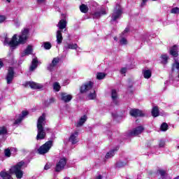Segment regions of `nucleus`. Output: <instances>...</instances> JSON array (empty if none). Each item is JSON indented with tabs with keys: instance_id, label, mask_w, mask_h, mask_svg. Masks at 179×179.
<instances>
[{
	"instance_id": "obj_1",
	"label": "nucleus",
	"mask_w": 179,
	"mask_h": 179,
	"mask_svg": "<svg viewBox=\"0 0 179 179\" xmlns=\"http://www.w3.org/2000/svg\"><path fill=\"white\" fill-rule=\"evenodd\" d=\"M29 38V29L24 28L20 35L14 34L11 39L8 37L5 38L4 45H9L10 48L15 50L20 44H24Z\"/></svg>"
},
{
	"instance_id": "obj_2",
	"label": "nucleus",
	"mask_w": 179,
	"mask_h": 179,
	"mask_svg": "<svg viewBox=\"0 0 179 179\" xmlns=\"http://www.w3.org/2000/svg\"><path fill=\"white\" fill-rule=\"evenodd\" d=\"M23 166H24V162L21 161L17 164L11 166V168L9 169V172L5 171H1L0 177L2 179H13L12 174H14L16 178L22 179L23 178V174H24V173L22 171Z\"/></svg>"
},
{
	"instance_id": "obj_3",
	"label": "nucleus",
	"mask_w": 179,
	"mask_h": 179,
	"mask_svg": "<svg viewBox=\"0 0 179 179\" xmlns=\"http://www.w3.org/2000/svg\"><path fill=\"white\" fill-rule=\"evenodd\" d=\"M45 125V116L42 115L38 119L37 122V136L36 140L40 141L45 138V131H48V129H44Z\"/></svg>"
},
{
	"instance_id": "obj_4",
	"label": "nucleus",
	"mask_w": 179,
	"mask_h": 179,
	"mask_svg": "<svg viewBox=\"0 0 179 179\" xmlns=\"http://www.w3.org/2000/svg\"><path fill=\"white\" fill-rule=\"evenodd\" d=\"M87 92H90V93L87 95V99L89 100H94L96 99V91L93 90V82L88 81L83 85L80 87L81 93H87Z\"/></svg>"
},
{
	"instance_id": "obj_5",
	"label": "nucleus",
	"mask_w": 179,
	"mask_h": 179,
	"mask_svg": "<svg viewBox=\"0 0 179 179\" xmlns=\"http://www.w3.org/2000/svg\"><path fill=\"white\" fill-rule=\"evenodd\" d=\"M59 27V30L56 32V41L57 44H62V40L64 38L62 37V30L66 28V20H61L57 25Z\"/></svg>"
},
{
	"instance_id": "obj_6",
	"label": "nucleus",
	"mask_w": 179,
	"mask_h": 179,
	"mask_svg": "<svg viewBox=\"0 0 179 179\" xmlns=\"http://www.w3.org/2000/svg\"><path fill=\"white\" fill-rule=\"evenodd\" d=\"M121 15H122V8H121V6L116 5L113 10V13H112L110 22H117V20L121 17Z\"/></svg>"
},
{
	"instance_id": "obj_7",
	"label": "nucleus",
	"mask_w": 179,
	"mask_h": 179,
	"mask_svg": "<svg viewBox=\"0 0 179 179\" xmlns=\"http://www.w3.org/2000/svg\"><path fill=\"white\" fill-rule=\"evenodd\" d=\"M52 146V142L49 141L39 148L38 152L39 155H45L51 149Z\"/></svg>"
},
{
	"instance_id": "obj_8",
	"label": "nucleus",
	"mask_w": 179,
	"mask_h": 179,
	"mask_svg": "<svg viewBox=\"0 0 179 179\" xmlns=\"http://www.w3.org/2000/svg\"><path fill=\"white\" fill-rule=\"evenodd\" d=\"M59 62H61V58H59V57H54L52 62L50 63L47 66L48 71H50V72L54 71L55 66H57Z\"/></svg>"
},
{
	"instance_id": "obj_9",
	"label": "nucleus",
	"mask_w": 179,
	"mask_h": 179,
	"mask_svg": "<svg viewBox=\"0 0 179 179\" xmlns=\"http://www.w3.org/2000/svg\"><path fill=\"white\" fill-rule=\"evenodd\" d=\"M26 87H31V89L38 90H43L45 86L43 84L34 83V82H27L24 84Z\"/></svg>"
},
{
	"instance_id": "obj_10",
	"label": "nucleus",
	"mask_w": 179,
	"mask_h": 179,
	"mask_svg": "<svg viewBox=\"0 0 179 179\" xmlns=\"http://www.w3.org/2000/svg\"><path fill=\"white\" fill-rule=\"evenodd\" d=\"M66 166V158H61L59 162L56 164L55 171H62Z\"/></svg>"
},
{
	"instance_id": "obj_11",
	"label": "nucleus",
	"mask_w": 179,
	"mask_h": 179,
	"mask_svg": "<svg viewBox=\"0 0 179 179\" xmlns=\"http://www.w3.org/2000/svg\"><path fill=\"white\" fill-rule=\"evenodd\" d=\"M13 78H15V71L13 70V68L9 67L6 77V80L8 85H10V83H12Z\"/></svg>"
},
{
	"instance_id": "obj_12",
	"label": "nucleus",
	"mask_w": 179,
	"mask_h": 179,
	"mask_svg": "<svg viewBox=\"0 0 179 179\" xmlns=\"http://www.w3.org/2000/svg\"><path fill=\"white\" fill-rule=\"evenodd\" d=\"M79 131H75L74 132L71 133L69 137V142L72 143V145H76L79 142Z\"/></svg>"
},
{
	"instance_id": "obj_13",
	"label": "nucleus",
	"mask_w": 179,
	"mask_h": 179,
	"mask_svg": "<svg viewBox=\"0 0 179 179\" xmlns=\"http://www.w3.org/2000/svg\"><path fill=\"white\" fill-rule=\"evenodd\" d=\"M73 97V96L71 94H68L66 92L60 93V99L62 101H64V103H69V101L72 100Z\"/></svg>"
},
{
	"instance_id": "obj_14",
	"label": "nucleus",
	"mask_w": 179,
	"mask_h": 179,
	"mask_svg": "<svg viewBox=\"0 0 179 179\" xmlns=\"http://www.w3.org/2000/svg\"><path fill=\"white\" fill-rule=\"evenodd\" d=\"M129 114L131 117H145V113L139 109H131Z\"/></svg>"
},
{
	"instance_id": "obj_15",
	"label": "nucleus",
	"mask_w": 179,
	"mask_h": 179,
	"mask_svg": "<svg viewBox=\"0 0 179 179\" xmlns=\"http://www.w3.org/2000/svg\"><path fill=\"white\" fill-rule=\"evenodd\" d=\"M78 44L73 43H66L64 46V51H68L69 50H78Z\"/></svg>"
},
{
	"instance_id": "obj_16",
	"label": "nucleus",
	"mask_w": 179,
	"mask_h": 179,
	"mask_svg": "<svg viewBox=\"0 0 179 179\" xmlns=\"http://www.w3.org/2000/svg\"><path fill=\"white\" fill-rule=\"evenodd\" d=\"M107 10L106 9L103 8L100 11H96L92 14L93 19H99V17H101L103 15H106Z\"/></svg>"
},
{
	"instance_id": "obj_17",
	"label": "nucleus",
	"mask_w": 179,
	"mask_h": 179,
	"mask_svg": "<svg viewBox=\"0 0 179 179\" xmlns=\"http://www.w3.org/2000/svg\"><path fill=\"white\" fill-rule=\"evenodd\" d=\"M29 115V112L27 111H22L21 115H19L17 117L16 120L15 121L14 124H20V122H22V121L23 120V118H24V117H26L27 115Z\"/></svg>"
},
{
	"instance_id": "obj_18",
	"label": "nucleus",
	"mask_w": 179,
	"mask_h": 179,
	"mask_svg": "<svg viewBox=\"0 0 179 179\" xmlns=\"http://www.w3.org/2000/svg\"><path fill=\"white\" fill-rule=\"evenodd\" d=\"M145 128L142 126L137 127L136 129H134L131 132V135L136 136V135H139L142 134L144 131Z\"/></svg>"
},
{
	"instance_id": "obj_19",
	"label": "nucleus",
	"mask_w": 179,
	"mask_h": 179,
	"mask_svg": "<svg viewBox=\"0 0 179 179\" xmlns=\"http://www.w3.org/2000/svg\"><path fill=\"white\" fill-rule=\"evenodd\" d=\"M33 52V46L29 45L27 48L21 54V57H26V55H30Z\"/></svg>"
},
{
	"instance_id": "obj_20",
	"label": "nucleus",
	"mask_w": 179,
	"mask_h": 179,
	"mask_svg": "<svg viewBox=\"0 0 179 179\" xmlns=\"http://www.w3.org/2000/svg\"><path fill=\"white\" fill-rule=\"evenodd\" d=\"M87 120V117L85 115H84L80 118V120L76 123V127H77V128H80V127H82L83 124L86 122Z\"/></svg>"
},
{
	"instance_id": "obj_21",
	"label": "nucleus",
	"mask_w": 179,
	"mask_h": 179,
	"mask_svg": "<svg viewBox=\"0 0 179 179\" xmlns=\"http://www.w3.org/2000/svg\"><path fill=\"white\" fill-rule=\"evenodd\" d=\"M170 54L173 57H178V46L176 45H173L170 50Z\"/></svg>"
},
{
	"instance_id": "obj_22",
	"label": "nucleus",
	"mask_w": 179,
	"mask_h": 179,
	"mask_svg": "<svg viewBox=\"0 0 179 179\" xmlns=\"http://www.w3.org/2000/svg\"><path fill=\"white\" fill-rule=\"evenodd\" d=\"M111 97L113 103L117 104L118 103V94H117V91L115 90H112L111 92Z\"/></svg>"
},
{
	"instance_id": "obj_23",
	"label": "nucleus",
	"mask_w": 179,
	"mask_h": 179,
	"mask_svg": "<svg viewBox=\"0 0 179 179\" xmlns=\"http://www.w3.org/2000/svg\"><path fill=\"white\" fill-rule=\"evenodd\" d=\"M38 63V61L37 60V58H34L32 59L31 65L29 68V71H34L37 68V64Z\"/></svg>"
},
{
	"instance_id": "obj_24",
	"label": "nucleus",
	"mask_w": 179,
	"mask_h": 179,
	"mask_svg": "<svg viewBox=\"0 0 179 179\" xmlns=\"http://www.w3.org/2000/svg\"><path fill=\"white\" fill-rule=\"evenodd\" d=\"M143 74L145 79H150L152 76V71L150 70H144L143 71Z\"/></svg>"
},
{
	"instance_id": "obj_25",
	"label": "nucleus",
	"mask_w": 179,
	"mask_h": 179,
	"mask_svg": "<svg viewBox=\"0 0 179 179\" xmlns=\"http://www.w3.org/2000/svg\"><path fill=\"white\" fill-rule=\"evenodd\" d=\"M177 69L178 71V78H179V60L176 59L174 64L172 65V71Z\"/></svg>"
},
{
	"instance_id": "obj_26",
	"label": "nucleus",
	"mask_w": 179,
	"mask_h": 179,
	"mask_svg": "<svg viewBox=\"0 0 179 179\" xmlns=\"http://www.w3.org/2000/svg\"><path fill=\"white\" fill-rule=\"evenodd\" d=\"M152 117H159V108L157 106L152 108Z\"/></svg>"
},
{
	"instance_id": "obj_27",
	"label": "nucleus",
	"mask_w": 179,
	"mask_h": 179,
	"mask_svg": "<svg viewBox=\"0 0 179 179\" xmlns=\"http://www.w3.org/2000/svg\"><path fill=\"white\" fill-rule=\"evenodd\" d=\"M80 12H82L83 13H87L88 10H89V8L87 7V6L85 5V4H82L80 6Z\"/></svg>"
},
{
	"instance_id": "obj_28",
	"label": "nucleus",
	"mask_w": 179,
	"mask_h": 179,
	"mask_svg": "<svg viewBox=\"0 0 179 179\" xmlns=\"http://www.w3.org/2000/svg\"><path fill=\"white\" fill-rule=\"evenodd\" d=\"M53 90L55 92H59V90H61V85H59V83L55 82L53 83Z\"/></svg>"
},
{
	"instance_id": "obj_29",
	"label": "nucleus",
	"mask_w": 179,
	"mask_h": 179,
	"mask_svg": "<svg viewBox=\"0 0 179 179\" xmlns=\"http://www.w3.org/2000/svg\"><path fill=\"white\" fill-rule=\"evenodd\" d=\"M115 155V150H112L108 152L105 156L106 159H111Z\"/></svg>"
},
{
	"instance_id": "obj_30",
	"label": "nucleus",
	"mask_w": 179,
	"mask_h": 179,
	"mask_svg": "<svg viewBox=\"0 0 179 179\" xmlns=\"http://www.w3.org/2000/svg\"><path fill=\"white\" fill-rule=\"evenodd\" d=\"M162 64L166 65L167 64V61L169 60V56L167 55H161Z\"/></svg>"
},
{
	"instance_id": "obj_31",
	"label": "nucleus",
	"mask_w": 179,
	"mask_h": 179,
	"mask_svg": "<svg viewBox=\"0 0 179 179\" xmlns=\"http://www.w3.org/2000/svg\"><path fill=\"white\" fill-rule=\"evenodd\" d=\"M106 78V74L104 73H98L96 75V79L99 80H101V79H104Z\"/></svg>"
},
{
	"instance_id": "obj_32",
	"label": "nucleus",
	"mask_w": 179,
	"mask_h": 179,
	"mask_svg": "<svg viewBox=\"0 0 179 179\" xmlns=\"http://www.w3.org/2000/svg\"><path fill=\"white\" fill-rule=\"evenodd\" d=\"M124 166H127V162L120 161L116 163V167L118 169H121V167H124Z\"/></svg>"
},
{
	"instance_id": "obj_33",
	"label": "nucleus",
	"mask_w": 179,
	"mask_h": 179,
	"mask_svg": "<svg viewBox=\"0 0 179 179\" xmlns=\"http://www.w3.org/2000/svg\"><path fill=\"white\" fill-rule=\"evenodd\" d=\"M51 43L50 42H45L43 43V48H45V50H50L51 49Z\"/></svg>"
},
{
	"instance_id": "obj_34",
	"label": "nucleus",
	"mask_w": 179,
	"mask_h": 179,
	"mask_svg": "<svg viewBox=\"0 0 179 179\" xmlns=\"http://www.w3.org/2000/svg\"><path fill=\"white\" fill-rule=\"evenodd\" d=\"M8 129L5 127H0V135H5L7 134Z\"/></svg>"
},
{
	"instance_id": "obj_35",
	"label": "nucleus",
	"mask_w": 179,
	"mask_h": 179,
	"mask_svg": "<svg viewBox=\"0 0 179 179\" xmlns=\"http://www.w3.org/2000/svg\"><path fill=\"white\" fill-rule=\"evenodd\" d=\"M167 129H169V125L166 124V123H163L161 125V130L163 131L164 132H166V131H167Z\"/></svg>"
},
{
	"instance_id": "obj_36",
	"label": "nucleus",
	"mask_w": 179,
	"mask_h": 179,
	"mask_svg": "<svg viewBox=\"0 0 179 179\" xmlns=\"http://www.w3.org/2000/svg\"><path fill=\"white\" fill-rule=\"evenodd\" d=\"M4 154L6 157H10V150L9 148H7L4 150Z\"/></svg>"
},
{
	"instance_id": "obj_37",
	"label": "nucleus",
	"mask_w": 179,
	"mask_h": 179,
	"mask_svg": "<svg viewBox=\"0 0 179 179\" xmlns=\"http://www.w3.org/2000/svg\"><path fill=\"white\" fill-rule=\"evenodd\" d=\"M171 13H174V14L179 13V8L178 7H176V8H172L171 10Z\"/></svg>"
},
{
	"instance_id": "obj_38",
	"label": "nucleus",
	"mask_w": 179,
	"mask_h": 179,
	"mask_svg": "<svg viewBox=\"0 0 179 179\" xmlns=\"http://www.w3.org/2000/svg\"><path fill=\"white\" fill-rule=\"evenodd\" d=\"M120 44H122V45H125L128 44V41H127L125 38H122L120 40Z\"/></svg>"
},
{
	"instance_id": "obj_39",
	"label": "nucleus",
	"mask_w": 179,
	"mask_h": 179,
	"mask_svg": "<svg viewBox=\"0 0 179 179\" xmlns=\"http://www.w3.org/2000/svg\"><path fill=\"white\" fill-rule=\"evenodd\" d=\"M158 173L160 174V176H162V177H164V176H166V171L164 170L159 169L158 170Z\"/></svg>"
},
{
	"instance_id": "obj_40",
	"label": "nucleus",
	"mask_w": 179,
	"mask_h": 179,
	"mask_svg": "<svg viewBox=\"0 0 179 179\" xmlns=\"http://www.w3.org/2000/svg\"><path fill=\"white\" fill-rule=\"evenodd\" d=\"M165 145H166V143L164 142V141L163 140L159 141V148H164Z\"/></svg>"
},
{
	"instance_id": "obj_41",
	"label": "nucleus",
	"mask_w": 179,
	"mask_h": 179,
	"mask_svg": "<svg viewBox=\"0 0 179 179\" xmlns=\"http://www.w3.org/2000/svg\"><path fill=\"white\" fill-rule=\"evenodd\" d=\"M120 73L122 74H124V73H127V68H122L121 70H120Z\"/></svg>"
},
{
	"instance_id": "obj_42",
	"label": "nucleus",
	"mask_w": 179,
	"mask_h": 179,
	"mask_svg": "<svg viewBox=\"0 0 179 179\" xmlns=\"http://www.w3.org/2000/svg\"><path fill=\"white\" fill-rule=\"evenodd\" d=\"M5 16L0 15V23H2V22H5Z\"/></svg>"
},
{
	"instance_id": "obj_43",
	"label": "nucleus",
	"mask_w": 179,
	"mask_h": 179,
	"mask_svg": "<svg viewBox=\"0 0 179 179\" xmlns=\"http://www.w3.org/2000/svg\"><path fill=\"white\" fill-rule=\"evenodd\" d=\"M128 31H129V28L127 27L122 32V34H125V33H128Z\"/></svg>"
},
{
	"instance_id": "obj_44",
	"label": "nucleus",
	"mask_w": 179,
	"mask_h": 179,
	"mask_svg": "<svg viewBox=\"0 0 179 179\" xmlns=\"http://www.w3.org/2000/svg\"><path fill=\"white\" fill-rule=\"evenodd\" d=\"M55 101V99L54 98H51L50 100H49V103H54Z\"/></svg>"
},
{
	"instance_id": "obj_45",
	"label": "nucleus",
	"mask_w": 179,
	"mask_h": 179,
	"mask_svg": "<svg viewBox=\"0 0 179 179\" xmlns=\"http://www.w3.org/2000/svg\"><path fill=\"white\" fill-rule=\"evenodd\" d=\"M148 2V0H143V2L141 3V6H144L145 3Z\"/></svg>"
},
{
	"instance_id": "obj_46",
	"label": "nucleus",
	"mask_w": 179,
	"mask_h": 179,
	"mask_svg": "<svg viewBox=\"0 0 179 179\" xmlns=\"http://www.w3.org/2000/svg\"><path fill=\"white\" fill-rule=\"evenodd\" d=\"M45 170H48V169H50V165L46 164L44 167Z\"/></svg>"
},
{
	"instance_id": "obj_47",
	"label": "nucleus",
	"mask_w": 179,
	"mask_h": 179,
	"mask_svg": "<svg viewBox=\"0 0 179 179\" xmlns=\"http://www.w3.org/2000/svg\"><path fill=\"white\" fill-rule=\"evenodd\" d=\"M95 179H103V176H101V175H99L96 176Z\"/></svg>"
},
{
	"instance_id": "obj_48",
	"label": "nucleus",
	"mask_w": 179,
	"mask_h": 179,
	"mask_svg": "<svg viewBox=\"0 0 179 179\" xmlns=\"http://www.w3.org/2000/svg\"><path fill=\"white\" fill-rule=\"evenodd\" d=\"M3 66V63L2 62V60L0 59V68H2Z\"/></svg>"
},
{
	"instance_id": "obj_49",
	"label": "nucleus",
	"mask_w": 179,
	"mask_h": 179,
	"mask_svg": "<svg viewBox=\"0 0 179 179\" xmlns=\"http://www.w3.org/2000/svg\"><path fill=\"white\" fill-rule=\"evenodd\" d=\"M38 3H43V2H45V0H37Z\"/></svg>"
},
{
	"instance_id": "obj_50",
	"label": "nucleus",
	"mask_w": 179,
	"mask_h": 179,
	"mask_svg": "<svg viewBox=\"0 0 179 179\" xmlns=\"http://www.w3.org/2000/svg\"><path fill=\"white\" fill-rule=\"evenodd\" d=\"M6 1L10 3V0H6Z\"/></svg>"
},
{
	"instance_id": "obj_51",
	"label": "nucleus",
	"mask_w": 179,
	"mask_h": 179,
	"mask_svg": "<svg viewBox=\"0 0 179 179\" xmlns=\"http://www.w3.org/2000/svg\"><path fill=\"white\" fill-rule=\"evenodd\" d=\"M174 179H179V176L176 177V178H174Z\"/></svg>"
},
{
	"instance_id": "obj_52",
	"label": "nucleus",
	"mask_w": 179,
	"mask_h": 179,
	"mask_svg": "<svg viewBox=\"0 0 179 179\" xmlns=\"http://www.w3.org/2000/svg\"><path fill=\"white\" fill-rule=\"evenodd\" d=\"M114 40H117V37H114Z\"/></svg>"
},
{
	"instance_id": "obj_53",
	"label": "nucleus",
	"mask_w": 179,
	"mask_h": 179,
	"mask_svg": "<svg viewBox=\"0 0 179 179\" xmlns=\"http://www.w3.org/2000/svg\"><path fill=\"white\" fill-rule=\"evenodd\" d=\"M178 149H179V145L178 146Z\"/></svg>"
},
{
	"instance_id": "obj_54",
	"label": "nucleus",
	"mask_w": 179,
	"mask_h": 179,
	"mask_svg": "<svg viewBox=\"0 0 179 179\" xmlns=\"http://www.w3.org/2000/svg\"><path fill=\"white\" fill-rule=\"evenodd\" d=\"M14 150H16V148H14Z\"/></svg>"
},
{
	"instance_id": "obj_55",
	"label": "nucleus",
	"mask_w": 179,
	"mask_h": 179,
	"mask_svg": "<svg viewBox=\"0 0 179 179\" xmlns=\"http://www.w3.org/2000/svg\"><path fill=\"white\" fill-rule=\"evenodd\" d=\"M152 1H157V0H152Z\"/></svg>"
}]
</instances>
